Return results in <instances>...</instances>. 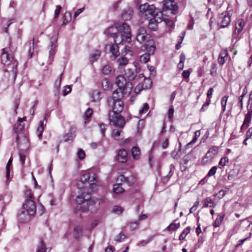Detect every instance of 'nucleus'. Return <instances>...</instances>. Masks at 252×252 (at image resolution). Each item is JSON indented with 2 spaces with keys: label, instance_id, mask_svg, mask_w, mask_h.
Wrapping results in <instances>:
<instances>
[{
  "label": "nucleus",
  "instance_id": "nucleus-49",
  "mask_svg": "<svg viewBox=\"0 0 252 252\" xmlns=\"http://www.w3.org/2000/svg\"><path fill=\"white\" fill-rule=\"evenodd\" d=\"M126 238L125 234L121 232L118 235L116 236L115 240L116 242H120Z\"/></svg>",
  "mask_w": 252,
  "mask_h": 252
},
{
  "label": "nucleus",
  "instance_id": "nucleus-38",
  "mask_svg": "<svg viewBox=\"0 0 252 252\" xmlns=\"http://www.w3.org/2000/svg\"><path fill=\"white\" fill-rule=\"evenodd\" d=\"M151 55L145 53L141 55L140 57V61L144 63H146L149 62L150 58Z\"/></svg>",
  "mask_w": 252,
  "mask_h": 252
},
{
  "label": "nucleus",
  "instance_id": "nucleus-30",
  "mask_svg": "<svg viewBox=\"0 0 252 252\" xmlns=\"http://www.w3.org/2000/svg\"><path fill=\"white\" fill-rule=\"evenodd\" d=\"M115 29L116 28L114 25V26L110 27L105 30L104 33L106 34L109 35L110 36L113 37L114 35L117 33V32H115Z\"/></svg>",
  "mask_w": 252,
  "mask_h": 252
},
{
  "label": "nucleus",
  "instance_id": "nucleus-26",
  "mask_svg": "<svg viewBox=\"0 0 252 252\" xmlns=\"http://www.w3.org/2000/svg\"><path fill=\"white\" fill-rule=\"evenodd\" d=\"M131 155L134 159H138L140 157V150L137 147L134 146L131 149Z\"/></svg>",
  "mask_w": 252,
  "mask_h": 252
},
{
  "label": "nucleus",
  "instance_id": "nucleus-45",
  "mask_svg": "<svg viewBox=\"0 0 252 252\" xmlns=\"http://www.w3.org/2000/svg\"><path fill=\"white\" fill-rule=\"evenodd\" d=\"M154 237H155V235L150 236L147 240H142V241H140L139 242V243L138 244V245H140L143 246H144L146 245L147 244H148L149 242L152 241L153 240V239L154 238Z\"/></svg>",
  "mask_w": 252,
  "mask_h": 252
},
{
  "label": "nucleus",
  "instance_id": "nucleus-9",
  "mask_svg": "<svg viewBox=\"0 0 252 252\" xmlns=\"http://www.w3.org/2000/svg\"><path fill=\"white\" fill-rule=\"evenodd\" d=\"M57 37L56 36H52L50 39V50L49 51V60L50 61V63L53 61L54 56L56 53L57 50Z\"/></svg>",
  "mask_w": 252,
  "mask_h": 252
},
{
  "label": "nucleus",
  "instance_id": "nucleus-47",
  "mask_svg": "<svg viewBox=\"0 0 252 252\" xmlns=\"http://www.w3.org/2000/svg\"><path fill=\"white\" fill-rule=\"evenodd\" d=\"M62 75H63V73H61L60 75L58 78L55 81V84H54V87L57 89V92H58L59 89L61 86Z\"/></svg>",
  "mask_w": 252,
  "mask_h": 252
},
{
  "label": "nucleus",
  "instance_id": "nucleus-41",
  "mask_svg": "<svg viewBox=\"0 0 252 252\" xmlns=\"http://www.w3.org/2000/svg\"><path fill=\"white\" fill-rule=\"evenodd\" d=\"M24 127V126L23 125H22L20 123L17 122L16 124L14 125L13 127V130L15 132H18L23 130Z\"/></svg>",
  "mask_w": 252,
  "mask_h": 252
},
{
  "label": "nucleus",
  "instance_id": "nucleus-63",
  "mask_svg": "<svg viewBox=\"0 0 252 252\" xmlns=\"http://www.w3.org/2000/svg\"><path fill=\"white\" fill-rule=\"evenodd\" d=\"M217 169V166H213L208 172L207 176L210 177L214 175L216 172Z\"/></svg>",
  "mask_w": 252,
  "mask_h": 252
},
{
  "label": "nucleus",
  "instance_id": "nucleus-25",
  "mask_svg": "<svg viewBox=\"0 0 252 252\" xmlns=\"http://www.w3.org/2000/svg\"><path fill=\"white\" fill-rule=\"evenodd\" d=\"M50 250L46 248V245L42 239H40L39 245L37 246L36 252H49Z\"/></svg>",
  "mask_w": 252,
  "mask_h": 252
},
{
  "label": "nucleus",
  "instance_id": "nucleus-4",
  "mask_svg": "<svg viewBox=\"0 0 252 252\" xmlns=\"http://www.w3.org/2000/svg\"><path fill=\"white\" fill-rule=\"evenodd\" d=\"M116 84L118 88L124 90L125 93H130L132 90V85L131 82H127L125 77L122 75H119L116 79Z\"/></svg>",
  "mask_w": 252,
  "mask_h": 252
},
{
  "label": "nucleus",
  "instance_id": "nucleus-17",
  "mask_svg": "<svg viewBox=\"0 0 252 252\" xmlns=\"http://www.w3.org/2000/svg\"><path fill=\"white\" fill-rule=\"evenodd\" d=\"M221 28L227 27L231 21V16L227 12L221 13Z\"/></svg>",
  "mask_w": 252,
  "mask_h": 252
},
{
  "label": "nucleus",
  "instance_id": "nucleus-13",
  "mask_svg": "<svg viewBox=\"0 0 252 252\" xmlns=\"http://www.w3.org/2000/svg\"><path fill=\"white\" fill-rule=\"evenodd\" d=\"M117 181L126 183L129 186H131L135 182L136 178L133 175L126 177L124 175H121L118 177Z\"/></svg>",
  "mask_w": 252,
  "mask_h": 252
},
{
  "label": "nucleus",
  "instance_id": "nucleus-21",
  "mask_svg": "<svg viewBox=\"0 0 252 252\" xmlns=\"http://www.w3.org/2000/svg\"><path fill=\"white\" fill-rule=\"evenodd\" d=\"M76 130V127L74 126H71L69 129V132L65 133L63 135V138L64 141H67L69 140H72L75 137L73 133H74Z\"/></svg>",
  "mask_w": 252,
  "mask_h": 252
},
{
  "label": "nucleus",
  "instance_id": "nucleus-24",
  "mask_svg": "<svg viewBox=\"0 0 252 252\" xmlns=\"http://www.w3.org/2000/svg\"><path fill=\"white\" fill-rule=\"evenodd\" d=\"M90 96L92 100L94 102L99 101L101 98V94L97 90L93 91L90 94Z\"/></svg>",
  "mask_w": 252,
  "mask_h": 252
},
{
  "label": "nucleus",
  "instance_id": "nucleus-1",
  "mask_svg": "<svg viewBox=\"0 0 252 252\" xmlns=\"http://www.w3.org/2000/svg\"><path fill=\"white\" fill-rule=\"evenodd\" d=\"M109 105L112 103L113 105L112 111H110L108 118L111 123L119 128H123L125 125V120L119 114L124 109L123 102L120 100L108 101Z\"/></svg>",
  "mask_w": 252,
  "mask_h": 252
},
{
  "label": "nucleus",
  "instance_id": "nucleus-59",
  "mask_svg": "<svg viewBox=\"0 0 252 252\" xmlns=\"http://www.w3.org/2000/svg\"><path fill=\"white\" fill-rule=\"evenodd\" d=\"M211 74L212 76H215L217 72V65L215 63H213L211 66Z\"/></svg>",
  "mask_w": 252,
  "mask_h": 252
},
{
  "label": "nucleus",
  "instance_id": "nucleus-28",
  "mask_svg": "<svg viewBox=\"0 0 252 252\" xmlns=\"http://www.w3.org/2000/svg\"><path fill=\"white\" fill-rule=\"evenodd\" d=\"M118 45L117 44H114L110 46V51L112 54L114 59L118 57L120 54Z\"/></svg>",
  "mask_w": 252,
  "mask_h": 252
},
{
  "label": "nucleus",
  "instance_id": "nucleus-11",
  "mask_svg": "<svg viewBox=\"0 0 252 252\" xmlns=\"http://www.w3.org/2000/svg\"><path fill=\"white\" fill-rule=\"evenodd\" d=\"M147 31L145 28H139L136 33V39L140 43L144 42L146 40L147 36Z\"/></svg>",
  "mask_w": 252,
  "mask_h": 252
},
{
  "label": "nucleus",
  "instance_id": "nucleus-43",
  "mask_svg": "<svg viewBox=\"0 0 252 252\" xmlns=\"http://www.w3.org/2000/svg\"><path fill=\"white\" fill-rule=\"evenodd\" d=\"M39 124H40V125L37 129V132H38V137L40 138L42 136V133H43V131L44 130L43 122L41 121H40Z\"/></svg>",
  "mask_w": 252,
  "mask_h": 252
},
{
  "label": "nucleus",
  "instance_id": "nucleus-8",
  "mask_svg": "<svg viewBox=\"0 0 252 252\" xmlns=\"http://www.w3.org/2000/svg\"><path fill=\"white\" fill-rule=\"evenodd\" d=\"M0 55L1 63L5 65H10L13 60V57L7 53L6 48H3Z\"/></svg>",
  "mask_w": 252,
  "mask_h": 252
},
{
  "label": "nucleus",
  "instance_id": "nucleus-3",
  "mask_svg": "<svg viewBox=\"0 0 252 252\" xmlns=\"http://www.w3.org/2000/svg\"><path fill=\"white\" fill-rule=\"evenodd\" d=\"M24 210L19 214V220L22 222L28 221L30 217L33 216L36 213L35 202L32 199H26L23 205Z\"/></svg>",
  "mask_w": 252,
  "mask_h": 252
},
{
  "label": "nucleus",
  "instance_id": "nucleus-62",
  "mask_svg": "<svg viewBox=\"0 0 252 252\" xmlns=\"http://www.w3.org/2000/svg\"><path fill=\"white\" fill-rule=\"evenodd\" d=\"M71 91V89L70 86H66L64 87V89L63 90V95L64 96L67 95L69 94Z\"/></svg>",
  "mask_w": 252,
  "mask_h": 252
},
{
  "label": "nucleus",
  "instance_id": "nucleus-39",
  "mask_svg": "<svg viewBox=\"0 0 252 252\" xmlns=\"http://www.w3.org/2000/svg\"><path fill=\"white\" fill-rule=\"evenodd\" d=\"M30 48L28 51V56L29 58H32V54L33 53L34 51V38L32 39V42H30L29 43Z\"/></svg>",
  "mask_w": 252,
  "mask_h": 252
},
{
  "label": "nucleus",
  "instance_id": "nucleus-44",
  "mask_svg": "<svg viewBox=\"0 0 252 252\" xmlns=\"http://www.w3.org/2000/svg\"><path fill=\"white\" fill-rule=\"evenodd\" d=\"M112 70V68L109 65H105L102 69V72L105 75H108Z\"/></svg>",
  "mask_w": 252,
  "mask_h": 252
},
{
  "label": "nucleus",
  "instance_id": "nucleus-2",
  "mask_svg": "<svg viewBox=\"0 0 252 252\" xmlns=\"http://www.w3.org/2000/svg\"><path fill=\"white\" fill-rule=\"evenodd\" d=\"M96 182L97 176L95 174L91 175L89 172H86L82 175L76 185L77 188L84 190L86 193L90 195L96 189Z\"/></svg>",
  "mask_w": 252,
  "mask_h": 252
},
{
  "label": "nucleus",
  "instance_id": "nucleus-18",
  "mask_svg": "<svg viewBox=\"0 0 252 252\" xmlns=\"http://www.w3.org/2000/svg\"><path fill=\"white\" fill-rule=\"evenodd\" d=\"M90 198V194L86 193L85 191L82 189L81 195H78L76 198V202L79 204L86 203V200H88Z\"/></svg>",
  "mask_w": 252,
  "mask_h": 252
},
{
  "label": "nucleus",
  "instance_id": "nucleus-56",
  "mask_svg": "<svg viewBox=\"0 0 252 252\" xmlns=\"http://www.w3.org/2000/svg\"><path fill=\"white\" fill-rule=\"evenodd\" d=\"M218 150L219 148L218 147L213 146L211 148L208 152H210V154L214 157L215 155L217 154Z\"/></svg>",
  "mask_w": 252,
  "mask_h": 252
},
{
  "label": "nucleus",
  "instance_id": "nucleus-33",
  "mask_svg": "<svg viewBox=\"0 0 252 252\" xmlns=\"http://www.w3.org/2000/svg\"><path fill=\"white\" fill-rule=\"evenodd\" d=\"M190 227L188 226L185 228L179 236V240H183L186 237V236L190 232Z\"/></svg>",
  "mask_w": 252,
  "mask_h": 252
},
{
  "label": "nucleus",
  "instance_id": "nucleus-52",
  "mask_svg": "<svg viewBox=\"0 0 252 252\" xmlns=\"http://www.w3.org/2000/svg\"><path fill=\"white\" fill-rule=\"evenodd\" d=\"M93 114V110L91 108H88L85 112L84 117V119L87 120L90 118Z\"/></svg>",
  "mask_w": 252,
  "mask_h": 252
},
{
  "label": "nucleus",
  "instance_id": "nucleus-12",
  "mask_svg": "<svg viewBox=\"0 0 252 252\" xmlns=\"http://www.w3.org/2000/svg\"><path fill=\"white\" fill-rule=\"evenodd\" d=\"M162 19V13H160L159 16L157 18H152L149 22V28L153 31H156L158 30L157 24L158 23L161 22Z\"/></svg>",
  "mask_w": 252,
  "mask_h": 252
},
{
  "label": "nucleus",
  "instance_id": "nucleus-48",
  "mask_svg": "<svg viewBox=\"0 0 252 252\" xmlns=\"http://www.w3.org/2000/svg\"><path fill=\"white\" fill-rule=\"evenodd\" d=\"M63 23L66 24L68 23L71 18V13L70 12H66L63 16Z\"/></svg>",
  "mask_w": 252,
  "mask_h": 252
},
{
  "label": "nucleus",
  "instance_id": "nucleus-53",
  "mask_svg": "<svg viewBox=\"0 0 252 252\" xmlns=\"http://www.w3.org/2000/svg\"><path fill=\"white\" fill-rule=\"evenodd\" d=\"M124 210L121 207L119 206H115L114 207L112 212L117 214H121Z\"/></svg>",
  "mask_w": 252,
  "mask_h": 252
},
{
  "label": "nucleus",
  "instance_id": "nucleus-27",
  "mask_svg": "<svg viewBox=\"0 0 252 252\" xmlns=\"http://www.w3.org/2000/svg\"><path fill=\"white\" fill-rule=\"evenodd\" d=\"M101 85L104 90H108L112 87L111 82L107 78H104L102 80Z\"/></svg>",
  "mask_w": 252,
  "mask_h": 252
},
{
  "label": "nucleus",
  "instance_id": "nucleus-37",
  "mask_svg": "<svg viewBox=\"0 0 252 252\" xmlns=\"http://www.w3.org/2000/svg\"><path fill=\"white\" fill-rule=\"evenodd\" d=\"M180 227V223L179 222L175 223L174 222L171 223L167 228L166 230L170 231L171 230L175 231Z\"/></svg>",
  "mask_w": 252,
  "mask_h": 252
},
{
  "label": "nucleus",
  "instance_id": "nucleus-32",
  "mask_svg": "<svg viewBox=\"0 0 252 252\" xmlns=\"http://www.w3.org/2000/svg\"><path fill=\"white\" fill-rule=\"evenodd\" d=\"M113 190L114 192L116 194L121 193L124 191V189L121 186V183L114 185Z\"/></svg>",
  "mask_w": 252,
  "mask_h": 252
},
{
  "label": "nucleus",
  "instance_id": "nucleus-55",
  "mask_svg": "<svg viewBox=\"0 0 252 252\" xmlns=\"http://www.w3.org/2000/svg\"><path fill=\"white\" fill-rule=\"evenodd\" d=\"M214 227H215L216 228H218V227H220V216L218 215L217 218L214 221L213 224Z\"/></svg>",
  "mask_w": 252,
  "mask_h": 252
},
{
  "label": "nucleus",
  "instance_id": "nucleus-19",
  "mask_svg": "<svg viewBox=\"0 0 252 252\" xmlns=\"http://www.w3.org/2000/svg\"><path fill=\"white\" fill-rule=\"evenodd\" d=\"M133 11L130 7L125 8L122 13V17L125 21L130 20L132 16Z\"/></svg>",
  "mask_w": 252,
  "mask_h": 252
},
{
  "label": "nucleus",
  "instance_id": "nucleus-51",
  "mask_svg": "<svg viewBox=\"0 0 252 252\" xmlns=\"http://www.w3.org/2000/svg\"><path fill=\"white\" fill-rule=\"evenodd\" d=\"M219 231L220 227H218V228H216L215 227H214V232L213 233V239H216L217 240L219 239L220 235Z\"/></svg>",
  "mask_w": 252,
  "mask_h": 252
},
{
  "label": "nucleus",
  "instance_id": "nucleus-40",
  "mask_svg": "<svg viewBox=\"0 0 252 252\" xmlns=\"http://www.w3.org/2000/svg\"><path fill=\"white\" fill-rule=\"evenodd\" d=\"M172 1L170 0H164L163 1V10H168L170 8L171 4H172Z\"/></svg>",
  "mask_w": 252,
  "mask_h": 252
},
{
  "label": "nucleus",
  "instance_id": "nucleus-54",
  "mask_svg": "<svg viewBox=\"0 0 252 252\" xmlns=\"http://www.w3.org/2000/svg\"><path fill=\"white\" fill-rule=\"evenodd\" d=\"M169 10L171 11L172 13L175 14L178 10V6L176 3H174V2H172V4H171V6Z\"/></svg>",
  "mask_w": 252,
  "mask_h": 252
},
{
  "label": "nucleus",
  "instance_id": "nucleus-16",
  "mask_svg": "<svg viewBox=\"0 0 252 252\" xmlns=\"http://www.w3.org/2000/svg\"><path fill=\"white\" fill-rule=\"evenodd\" d=\"M129 93H126L124 92V90H121L120 88H118L113 93V96L108 101L116 100L121 99L124 96L125 94H128Z\"/></svg>",
  "mask_w": 252,
  "mask_h": 252
},
{
  "label": "nucleus",
  "instance_id": "nucleus-34",
  "mask_svg": "<svg viewBox=\"0 0 252 252\" xmlns=\"http://www.w3.org/2000/svg\"><path fill=\"white\" fill-rule=\"evenodd\" d=\"M101 52L99 50H96L95 52L91 56V61L92 62L96 61L100 56Z\"/></svg>",
  "mask_w": 252,
  "mask_h": 252
},
{
  "label": "nucleus",
  "instance_id": "nucleus-14",
  "mask_svg": "<svg viewBox=\"0 0 252 252\" xmlns=\"http://www.w3.org/2000/svg\"><path fill=\"white\" fill-rule=\"evenodd\" d=\"M114 26L119 32L125 33L127 32H130L129 26L126 23L115 22Z\"/></svg>",
  "mask_w": 252,
  "mask_h": 252
},
{
  "label": "nucleus",
  "instance_id": "nucleus-42",
  "mask_svg": "<svg viewBox=\"0 0 252 252\" xmlns=\"http://www.w3.org/2000/svg\"><path fill=\"white\" fill-rule=\"evenodd\" d=\"M149 5L148 3H144L139 6V9L140 12L143 15L146 12L147 9L149 8Z\"/></svg>",
  "mask_w": 252,
  "mask_h": 252
},
{
  "label": "nucleus",
  "instance_id": "nucleus-36",
  "mask_svg": "<svg viewBox=\"0 0 252 252\" xmlns=\"http://www.w3.org/2000/svg\"><path fill=\"white\" fill-rule=\"evenodd\" d=\"M203 207H214V202L213 200L210 198H207L204 200V204L203 205Z\"/></svg>",
  "mask_w": 252,
  "mask_h": 252
},
{
  "label": "nucleus",
  "instance_id": "nucleus-10",
  "mask_svg": "<svg viewBox=\"0 0 252 252\" xmlns=\"http://www.w3.org/2000/svg\"><path fill=\"white\" fill-rule=\"evenodd\" d=\"M160 13L161 12L158 9H156L154 5H150L146 12L144 14V16L147 18H157L159 16Z\"/></svg>",
  "mask_w": 252,
  "mask_h": 252
},
{
  "label": "nucleus",
  "instance_id": "nucleus-46",
  "mask_svg": "<svg viewBox=\"0 0 252 252\" xmlns=\"http://www.w3.org/2000/svg\"><path fill=\"white\" fill-rule=\"evenodd\" d=\"M149 107L147 103H145L143 105V107L139 110V114H143L147 113L148 111Z\"/></svg>",
  "mask_w": 252,
  "mask_h": 252
},
{
  "label": "nucleus",
  "instance_id": "nucleus-57",
  "mask_svg": "<svg viewBox=\"0 0 252 252\" xmlns=\"http://www.w3.org/2000/svg\"><path fill=\"white\" fill-rule=\"evenodd\" d=\"M20 102V98H17L14 101V112L16 115L17 114V110L19 107Z\"/></svg>",
  "mask_w": 252,
  "mask_h": 252
},
{
  "label": "nucleus",
  "instance_id": "nucleus-61",
  "mask_svg": "<svg viewBox=\"0 0 252 252\" xmlns=\"http://www.w3.org/2000/svg\"><path fill=\"white\" fill-rule=\"evenodd\" d=\"M83 205L78 208L77 209L79 210L81 209L83 212H86L89 211V205L86 203H83Z\"/></svg>",
  "mask_w": 252,
  "mask_h": 252
},
{
  "label": "nucleus",
  "instance_id": "nucleus-35",
  "mask_svg": "<svg viewBox=\"0 0 252 252\" xmlns=\"http://www.w3.org/2000/svg\"><path fill=\"white\" fill-rule=\"evenodd\" d=\"M117 63L119 66H125L128 63V59L124 57H121L117 60Z\"/></svg>",
  "mask_w": 252,
  "mask_h": 252
},
{
  "label": "nucleus",
  "instance_id": "nucleus-31",
  "mask_svg": "<svg viewBox=\"0 0 252 252\" xmlns=\"http://www.w3.org/2000/svg\"><path fill=\"white\" fill-rule=\"evenodd\" d=\"M83 228L81 226H77L74 228V237L76 239H79L82 232Z\"/></svg>",
  "mask_w": 252,
  "mask_h": 252
},
{
  "label": "nucleus",
  "instance_id": "nucleus-23",
  "mask_svg": "<svg viewBox=\"0 0 252 252\" xmlns=\"http://www.w3.org/2000/svg\"><path fill=\"white\" fill-rule=\"evenodd\" d=\"M214 157L210 154V152H207L205 156L202 158L201 162L202 164L206 165L212 162Z\"/></svg>",
  "mask_w": 252,
  "mask_h": 252
},
{
  "label": "nucleus",
  "instance_id": "nucleus-60",
  "mask_svg": "<svg viewBox=\"0 0 252 252\" xmlns=\"http://www.w3.org/2000/svg\"><path fill=\"white\" fill-rule=\"evenodd\" d=\"M62 9V7L60 5H58L56 6V8L55 10V14H54V18H56L58 17L59 15L60 14L61 12V10Z\"/></svg>",
  "mask_w": 252,
  "mask_h": 252
},
{
  "label": "nucleus",
  "instance_id": "nucleus-29",
  "mask_svg": "<svg viewBox=\"0 0 252 252\" xmlns=\"http://www.w3.org/2000/svg\"><path fill=\"white\" fill-rule=\"evenodd\" d=\"M252 118V110H249L245 115V119L243 122V125H246V126H250Z\"/></svg>",
  "mask_w": 252,
  "mask_h": 252
},
{
  "label": "nucleus",
  "instance_id": "nucleus-5",
  "mask_svg": "<svg viewBox=\"0 0 252 252\" xmlns=\"http://www.w3.org/2000/svg\"><path fill=\"white\" fill-rule=\"evenodd\" d=\"M113 38H114L115 44L119 45L126 42H130L131 35V33L127 32L125 34L118 32L114 35Z\"/></svg>",
  "mask_w": 252,
  "mask_h": 252
},
{
  "label": "nucleus",
  "instance_id": "nucleus-7",
  "mask_svg": "<svg viewBox=\"0 0 252 252\" xmlns=\"http://www.w3.org/2000/svg\"><path fill=\"white\" fill-rule=\"evenodd\" d=\"M142 50L151 55L154 54L156 50V46L154 41L153 39H150L146 41L141 47Z\"/></svg>",
  "mask_w": 252,
  "mask_h": 252
},
{
  "label": "nucleus",
  "instance_id": "nucleus-20",
  "mask_svg": "<svg viewBox=\"0 0 252 252\" xmlns=\"http://www.w3.org/2000/svg\"><path fill=\"white\" fill-rule=\"evenodd\" d=\"M137 71L136 69H128L126 72V76L129 81L136 80Z\"/></svg>",
  "mask_w": 252,
  "mask_h": 252
},
{
  "label": "nucleus",
  "instance_id": "nucleus-58",
  "mask_svg": "<svg viewBox=\"0 0 252 252\" xmlns=\"http://www.w3.org/2000/svg\"><path fill=\"white\" fill-rule=\"evenodd\" d=\"M78 158L82 160L85 157V153L82 149H80L77 152Z\"/></svg>",
  "mask_w": 252,
  "mask_h": 252
},
{
  "label": "nucleus",
  "instance_id": "nucleus-15",
  "mask_svg": "<svg viewBox=\"0 0 252 252\" xmlns=\"http://www.w3.org/2000/svg\"><path fill=\"white\" fill-rule=\"evenodd\" d=\"M116 159L121 163H125L127 160V152L124 149L119 150L116 157Z\"/></svg>",
  "mask_w": 252,
  "mask_h": 252
},
{
  "label": "nucleus",
  "instance_id": "nucleus-6",
  "mask_svg": "<svg viewBox=\"0 0 252 252\" xmlns=\"http://www.w3.org/2000/svg\"><path fill=\"white\" fill-rule=\"evenodd\" d=\"M16 142L18 148L21 151H26L29 148V139L28 137L24 135H17Z\"/></svg>",
  "mask_w": 252,
  "mask_h": 252
},
{
  "label": "nucleus",
  "instance_id": "nucleus-50",
  "mask_svg": "<svg viewBox=\"0 0 252 252\" xmlns=\"http://www.w3.org/2000/svg\"><path fill=\"white\" fill-rule=\"evenodd\" d=\"M98 126L100 128V131L102 135V136H104L105 135V132L106 129L107 125L103 123L99 124Z\"/></svg>",
  "mask_w": 252,
  "mask_h": 252
},
{
  "label": "nucleus",
  "instance_id": "nucleus-64",
  "mask_svg": "<svg viewBox=\"0 0 252 252\" xmlns=\"http://www.w3.org/2000/svg\"><path fill=\"white\" fill-rule=\"evenodd\" d=\"M139 225L138 221H134L131 222L130 228L131 230L135 229Z\"/></svg>",
  "mask_w": 252,
  "mask_h": 252
},
{
  "label": "nucleus",
  "instance_id": "nucleus-22",
  "mask_svg": "<svg viewBox=\"0 0 252 252\" xmlns=\"http://www.w3.org/2000/svg\"><path fill=\"white\" fill-rule=\"evenodd\" d=\"M245 22L242 19H238L235 24V33L239 34L243 29Z\"/></svg>",
  "mask_w": 252,
  "mask_h": 252
}]
</instances>
